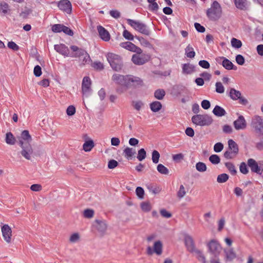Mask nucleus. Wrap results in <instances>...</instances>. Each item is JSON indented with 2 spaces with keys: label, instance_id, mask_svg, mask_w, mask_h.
Wrapping results in <instances>:
<instances>
[{
  "label": "nucleus",
  "instance_id": "obj_1",
  "mask_svg": "<svg viewBox=\"0 0 263 263\" xmlns=\"http://www.w3.org/2000/svg\"><path fill=\"white\" fill-rule=\"evenodd\" d=\"M112 80L116 84H120L129 87L132 85L137 86L142 85V81L138 77L133 76H122L119 74H115L112 77Z\"/></svg>",
  "mask_w": 263,
  "mask_h": 263
},
{
  "label": "nucleus",
  "instance_id": "obj_2",
  "mask_svg": "<svg viewBox=\"0 0 263 263\" xmlns=\"http://www.w3.org/2000/svg\"><path fill=\"white\" fill-rule=\"evenodd\" d=\"M184 242L187 251L191 253H194L199 261L202 263H205V257L202 252L195 248V243L193 238L189 235H185L184 236Z\"/></svg>",
  "mask_w": 263,
  "mask_h": 263
},
{
  "label": "nucleus",
  "instance_id": "obj_3",
  "mask_svg": "<svg viewBox=\"0 0 263 263\" xmlns=\"http://www.w3.org/2000/svg\"><path fill=\"white\" fill-rule=\"evenodd\" d=\"M222 9L218 2L215 1L211 5V8L206 11L207 16L211 20H218L221 15Z\"/></svg>",
  "mask_w": 263,
  "mask_h": 263
},
{
  "label": "nucleus",
  "instance_id": "obj_4",
  "mask_svg": "<svg viewBox=\"0 0 263 263\" xmlns=\"http://www.w3.org/2000/svg\"><path fill=\"white\" fill-rule=\"evenodd\" d=\"M70 49L74 52V54L71 55V57L79 58L83 57L82 65H84L91 61L89 54L84 49L79 48L75 45L71 46Z\"/></svg>",
  "mask_w": 263,
  "mask_h": 263
},
{
  "label": "nucleus",
  "instance_id": "obj_5",
  "mask_svg": "<svg viewBox=\"0 0 263 263\" xmlns=\"http://www.w3.org/2000/svg\"><path fill=\"white\" fill-rule=\"evenodd\" d=\"M212 118L207 114L204 115H196L192 118V122L201 126H209L213 122Z\"/></svg>",
  "mask_w": 263,
  "mask_h": 263
},
{
  "label": "nucleus",
  "instance_id": "obj_6",
  "mask_svg": "<svg viewBox=\"0 0 263 263\" xmlns=\"http://www.w3.org/2000/svg\"><path fill=\"white\" fill-rule=\"evenodd\" d=\"M106 57L110 66L114 70L118 71L122 69V62L119 55L112 53H108Z\"/></svg>",
  "mask_w": 263,
  "mask_h": 263
},
{
  "label": "nucleus",
  "instance_id": "obj_7",
  "mask_svg": "<svg viewBox=\"0 0 263 263\" xmlns=\"http://www.w3.org/2000/svg\"><path fill=\"white\" fill-rule=\"evenodd\" d=\"M251 127L257 134L263 136V118L255 115L251 119Z\"/></svg>",
  "mask_w": 263,
  "mask_h": 263
},
{
  "label": "nucleus",
  "instance_id": "obj_8",
  "mask_svg": "<svg viewBox=\"0 0 263 263\" xmlns=\"http://www.w3.org/2000/svg\"><path fill=\"white\" fill-rule=\"evenodd\" d=\"M126 21L128 24L136 31H138L141 33L146 35H149L150 34V31L145 24L139 21H135L130 18L127 19Z\"/></svg>",
  "mask_w": 263,
  "mask_h": 263
},
{
  "label": "nucleus",
  "instance_id": "obj_9",
  "mask_svg": "<svg viewBox=\"0 0 263 263\" xmlns=\"http://www.w3.org/2000/svg\"><path fill=\"white\" fill-rule=\"evenodd\" d=\"M19 144L22 148L21 154L26 159L30 160L33 157V149L31 145L28 142H24L22 140H19Z\"/></svg>",
  "mask_w": 263,
  "mask_h": 263
},
{
  "label": "nucleus",
  "instance_id": "obj_10",
  "mask_svg": "<svg viewBox=\"0 0 263 263\" xmlns=\"http://www.w3.org/2000/svg\"><path fill=\"white\" fill-rule=\"evenodd\" d=\"M209 251L215 256L219 254L221 251V247L220 244L215 240H211L208 244Z\"/></svg>",
  "mask_w": 263,
  "mask_h": 263
},
{
  "label": "nucleus",
  "instance_id": "obj_11",
  "mask_svg": "<svg viewBox=\"0 0 263 263\" xmlns=\"http://www.w3.org/2000/svg\"><path fill=\"white\" fill-rule=\"evenodd\" d=\"M150 59V56L145 54H134L132 58V62L136 65H141L147 62Z\"/></svg>",
  "mask_w": 263,
  "mask_h": 263
},
{
  "label": "nucleus",
  "instance_id": "obj_12",
  "mask_svg": "<svg viewBox=\"0 0 263 263\" xmlns=\"http://www.w3.org/2000/svg\"><path fill=\"white\" fill-rule=\"evenodd\" d=\"M1 231L4 239L6 242L10 243L11 242L12 230L11 228L7 224H3Z\"/></svg>",
  "mask_w": 263,
  "mask_h": 263
},
{
  "label": "nucleus",
  "instance_id": "obj_13",
  "mask_svg": "<svg viewBox=\"0 0 263 263\" xmlns=\"http://www.w3.org/2000/svg\"><path fill=\"white\" fill-rule=\"evenodd\" d=\"M120 46L130 51L141 54L142 52L141 49L130 42H126L120 43Z\"/></svg>",
  "mask_w": 263,
  "mask_h": 263
},
{
  "label": "nucleus",
  "instance_id": "obj_14",
  "mask_svg": "<svg viewBox=\"0 0 263 263\" xmlns=\"http://www.w3.org/2000/svg\"><path fill=\"white\" fill-rule=\"evenodd\" d=\"M91 80L88 77H84L82 83V90L84 95L88 96L91 92Z\"/></svg>",
  "mask_w": 263,
  "mask_h": 263
},
{
  "label": "nucleus",
  "instance_id": "obj_15",
  "mask_svg": "<svg viewBox=\"0 0 263 263\" xmlns=\"http://www.w3.org/2000/svg\"><path fill=\"white\" fill-rule=\"evenodd\" d=\"M58 7L61 10L70 14L72 10V6L71 3L68 0H61L58 4Z\"/></svg>",
  "mask_w": 263,
  "mask_h": 263
},
{
  "label": "nucleus",
  "instance_id": "obj_16",
  "mask_svg": "<svg viewBox=\"0 0 263 263\" xmlns=\"http://www.w3.org/2000/svg\"><path fill=\"white\" fill-rule=\"evenodd\" d=\"M234 126L236 130L244 129L246 128L247 123L244 117L240 115L234 123Z\"/></svg>",
  "mask_w": 263,
  "mask_h": 263
},
{
  "label": "nucleus",
  "instance_id": "obj_17",
  "mask_svg": "<svg viewBox=\"0 0 263 263\" xmlns=\"http://www.w3.org/2000/svg\"><path fill=\"white\" fill-rule=\"evenodd\" d=\"M248 165L252 172L261 175V169L259 167V162H257L254 159L250 158L248 160Z\"/></svg>",
  "mask_w": 263,
  "mask_h": 263
},
{
  "label": "nucleus",
  "instance_id": "obj_18",
  "mask_svg": "<svg viewBox=\"0 0 263 263\" xmlns=\"http://www.w3.org/2000/svg\"><path fill=\"white\" fill-rule=\"evenodd\" d=\"M99 232L103 235L104 234L107 229V224L104 221L100 220H96L94 224Z\"/></svg>",
  "mask_w": 263,
  "mask_h": 263
},
{
  "label": "nucleus",
  "instance_id": "obj_19",
  "mask_svg": "<svg viewBox=\"0 0 263 263\" xmlns=\"http://www.w3.org/2000/svg\"><path fill=\"white\" fill-rule=\"evenodd\" d=\"M54 48L57 52L64 56L67 57L69 55V49L68 47L64 44H61L59 45H55Z\"/></svg>",
  "mask_w": 263,
  "mask_h": 263
},
{
  "label": "nucleus",
  "instance_id": "obj_20",
  "mask_svg": "<svg viewBox=\"0 0 263 263\" xmlns=\"http://www.w3.org/2000/svg\"><path fill=\"white\" fill-rule=\"evenodd\" d=\"M97 29L100 37L104 41H108L110 40V36L108 31L102 26H98Z\"/></svg>",
  "mask_w": 263,
  "mask_h": 263
},
{
  "label": "nucleus",
  "instance_id": "obj_21",
  "mask_svg": "<svg viewBox=\"0 0 263 263\" xmlns=\"http://www.w3.org/2000/svg\"><path fill=\"white\" fill-rule=\"evenodd\" d=\"M220 60H222V65L227 70H236V66H234L233 64L228 59L224 57L219 58Z\"/></svg>",
  "mask_w": 263,
  "mask_h": 263
},
{
  "label": "nucleus",
  "instance_id": "obj_22",
  "mask_svg": "<svg viewBox=\"0 0 263 263\" xmlns=\"http://www.w3.org/2000/svg\"><path fill=\"white\" fill-rule=\"evenodd\" d=\"M136 154V149L132 147H127L123 151L124 157L128 160L132 159Z\"/></svg>",
  "mask_w": 263,
  "mask_h": 263
},
{
  "label": "nucleus",
  "instance_id": "obj_23",
  "mask_svg": "<svg viewBox=\"0 0 263 263\" xmlns=\"http://www.w3.org/2000/svg\"><path fill=\"white\" fill-rule=\"evenodd\" d=\"M213 113L217 117H222L226 115V111L221 107L216 105L213 110Z\"/></svg>",
  "mask_w": 263,
  "mask_h": 263
},
{
  "label": "nucleus",
  "instance_id": "obj_24",
  "mask_svg": "<svg viewBox=\"0 0 263 263\" xmlns=\"http://www.w3.org/2000/svg\"><path fill=\"white\" fill-rule=\"evenodd\" d=\"M194 66L190 64H184L182 66V72L184 74H191L195 70Z\"/></svg>",
  "mask_w": 263,
  "mask_h": 263
},
{
  "label": "nucleus",
  "instance_id": "obj_25",
  "mask_svg": "<svg viewBox=\"0 0 263 263\" xmlns=\"http://www.w3.org/2000/svg\"><path fill=\"white\" fill-rule=\"evenodd\" d=\"M151 110L153 112H158L161 110L162 105V104L157 101H154L149 104Z\"/></svg>",
  "mask_w": 263,
  "mask_h": 263
},
{
  "label": "nucleus",
  "instance_id": "obj_26",
  "mask_svg": "<svg viewBox=\"0 0 263 263\" xmlns=\"http://www.w3.org/2000/svg\"><path fill=\"white\" fill-rule=\"evenodd\" d=\"M154 252L157 255H160L162 252V243L161 241L158 240L154 244Z\"/></svg>",
  "mask_w": 263,
  "mask_h": 263
},
{
  "label": "nucleus",
  "instance_id": "obj_27",
  "mask_svg": "<svg viewBox=\"0 0 263 263\" xmlns=\"http://www.w3.org/2000/svg\"><path fill=\"white\" fill-rule=\"evenodd\" d=\"M229 149L233 152L234 154H238V146L237 143L233 140L230 139L228 141Z\"/></svg>",
  "mask_w": 263,
  "mask_h": 263
},
{
  "label": "nucleus",
  "instance_id": "obj_28",
  "mask_svg": "<svg viewBox=\"0 0 263 263\" xmlns=\"http://www.w3.org/2000/svg\"><path fill=\"white\" fill-rule=\"evenodd\" d=\"M146 187L149 192H152L154 194L159 193L161 190V188L159 186L153 184H147Z\"/></svg>",
  "mask_w": 263,
  "mask_h": 263
},
{
  "label": "nucleus",
  "instance_id": "obj_29",
  "mask_svg": "<svg viewBox=\"0 0 263 263\" xmlns=\"http://www.w3.org/2000/svg\"><path fill=\"white\" fill-rule=\"evenodd\" d=\"M230 97L233 100H238L241 96V93L239 91L234 88H231L229 92Z\"/></svg>",
  "mask_w": 263,
  "mask_h": 263
},
{
  "label": "nucleus",
  "instance_id": "obj_30",
  "mask_svg": "<svg viewBox=\"0 0 263 263\" xmlns=\"http://www.w3.org/2000/svg\"><path fill=\"white\" fill-rule=\"evenodd\" d=\"M5 141L7 144L14 145L15 143L16 139L11 132L7 133L6 135Z\"/></svg>",
  "mask_w": 263,
  "mask_h": 263
},
{
  "label": "nucleus",
  "instance_id": "obj_31",
  "mask_svg": "<svg viewBox=\"0 0 263 263\" xmlns=\"http://www.w3.org/2000/svg\"><path fill=\"white\" fill-rule=\"evenodd\" d=\"M224 252L226 253V258L228 260L232 261L236 257L235 253L232 249L225 250Z\"/></svg>",
  "mask_w": 263,
  "mask_h": 263
},
{
  "label": "nucleus",
  "instance_id": "obj_32",
  "mask_svg": "<svg viewBox=\"0 0 263 263\" xmlns=\"http://www.w3.org/2000/svg\"><path fill=\"white\" fill-rule=\"evenodd\" d=\"M236 7L240 10H245L247 6L246 0H234Z\"/></svg>",
  "mask_w": 263,
  "mask_h": 263
},
{
  "label": "nucleus",
  "instance_id": "obj_33",
  "mask_svg": "<svg viewBox=\"0 0 263 263\" xmlns=\"http://www.w3.org/2000/svg\"><path fill=\"white\" fill-rule=\"evenodd\" d=\"M165 95V91L163 89H158L154 92V97L157 100H162Z\"/></svg>",
  "mask_w": 263,
  "mask_h": 263
},
{
  "label": "nucleus",
  "instance_id": "obj_34",
  "mask_svg": "<svg viewBox=\"0 0 263 263\" xmlns=\"http://www.w3.org/2000/svg\"><path fill=\"white\" fill-rule=\"evenodd\" d=\"M94 146L93 141L92 140H90L85 141L83 145V148L85 152H89L94 147Z\"/></svg>",
  "mask_w": 263,
  "mask_h": 263
},
{
  "label": "nucleus",
  "instance_id": "obj_35",
  "mask_svg": "<svg viewBox=\"0 0 263 263\" xmlns=\"http://www.w3.org/2000/svg\"><path fill=\"white\" fill-rule=\"evenodd\" d=\"M9 10V6L7 3L5 2L0 3V13H2L4 15H5Z\"/></svg>",
  "mask_w": 263,
  "mask_h": 263
},
{
  "label": "nucleus",
  "instance_id": "obj_36",
  "mask_svg": "<svg viewBox=\"0 0 263 263\" xmlns=\"http://www.w3.org/2000/svg\"><path fill=\"white\" fill-rule=\"evenodd\" d=\"M21 138V140H24L25 141H26V142L28 143H29L32 140L31 137L30 135L29 132L27 130H24L22 132Z\"/></svg>",
  "mask_w": 263,
  "mask_h": 263
},
{
  "label": "nucleus",
  "instance_id": "obj_37",
  "mask_svg": "<svg viewBox=\"0 0 263 263\" xmlns=\"http://www.w3.org/2000/svg\"><path fill=\"white\" fill-rule=\"evenodd\" d=\"M146 157V152L144 148H141L138 151L137 158L140 161H142Z\"/></svg>",
  "mask_w": 263,
  "mask_h": 263
},
{
  "label": "nucleus",
  "instance_id": "obj_38",
  "mask_svg": "<svg viewBox=\"0 0 263 263\" xmlns=\"http://www.w3.org/2000/svg\"><path fill=\"white\" fill-rule=\"evenodd\" d=\"M157 171L161 174L167 175L169 173L168 170L163 164H159L157 167Z\"/></svg>",
  "mask_w": 263,
  "mask_h": 263
},
{
  "label": "nucleus",
  "instance_id": "obj_39",
  "mask_svg": "<svg viewBox=\"0 0 263 263\" xmlns=\"http://www.w3.org/2000/svg\"><path fill=\"white\" fill-rule=\"evenodd\" d=\"M196 168L198 172H204L206 171L207 167L204 163L199 162L196 164Z\"/></svg>",
  "mask_w": 263,
  "mask_h": 263
},
{
  "label": "nucleus",
  "instance_id": "obj_40",
  "mask_svg": "<svg viewBox=\"0 0 263 263\" xmlns=\"http://www.w3.org/2000/svg\"><path fill=\"white\" fill-rule=\"evenodd\" d=\"M225 165L232 175H235L236 174L237 171L233 163L231 162H226L225 163Z\"/></svg>",
  "mask_w": 263,
  "mask_h": 263
},
{
  "label": "nucleus",
  "instance_id": "obj_41",
  "mask_svg": "<svg viewBox=\"0 0 263 263\" xmlns=\"http://www.w3.org/2000/svg\"><path fill=\"white\" fill-rule=\"evenodd\" d=\"M229 179V175L227 174L223 173L218 176L217 178V181L218 183L226 182Z\"/></svg>",
  "mask_w": 263,
  "mask_h": 263
},
{
  "label": "nucleus",
  "instance_id": "obj_42",
  "mask_svg": "<svg viewBox=\"0 0 263 263\" xmlns=\"http://www.w3.org/2000/svg\"><path fill=\"white\" fill-rule=\"evenodd\" d=\"M80 236L78 233H75L71 235L69 237V241L71 243H76L79 241Z\"/></svg>",
  "mask_w": 263,
  "mask_h": 263
},
{
  "label": "nucleus",
  "instance_id": "obj_43",
  "mask_svg": "<svg viewBox=\"0 0 263 263\" xmlns=\"http://www.w3.org/2000/svg\"><path fill=\"white\" fill-rule=\"evenodd\" d=\"M132 105L137 110H140L144 106V103L141 101H133Z\"/></svg>",
  "mask_w": 263,
  "mask_h": 263
},
{
  "label": "nucleus",
  "instance_id": "obj_44",
  "mask_svg": "<svg viewBox=\"0 0 263 263\" xmlns=\"http://www.w3.org/2000/svg\"><path fill=\"white\" fill-rule=\"evenodd\" d=\"M231 42L232 46L235 48H239L242 46L241 42L235 38H232Z\"/></svg>",
  "mask_w": 263,
  "mask_h": 263
},
{
  "label": "nucleus",
  "instance_id": "obj_45",
  "mask_svg": "<svg viewBox=\"0 0 263 263\" xmlns=\"http://www.w3.org/2000/svg\"><path fill=\"white\" fill-rule=\"evenodd\" d=\"M210 161L213 164H217L220 162V159L217 155H212L209 157Z\"/></svg>",
  "mask_w": 263,
  "mask_h": 263
},
{
  "label": "nucleus",
  "instance_id": "obj_46",
  "mask_svg": "<svg viewBox=\"0 0 263 263\" xmlns=\"http://www.w3.org/2000/svg\"><path fill=\"white\" fill-rule=\"evenodd\" d=\"M186 193L184 186L181 184L180 186L179 191L177 192V197L180 199L182 198L185 195Z\"/></svg>",
  "mask_w": 263,
  "mask_h": 263
},
{
  "label": "nucleus",
  "instance_id": "obj_47",
  "mask_svg": "<svg viewBox=\"0 0 263 263\" xmlns=\"http://www.w3.org/2000/svg\"><path fill=\"white\" fill-rule=\"evenodd\" d=\"M159 158H160V154H159V152L156 150L153 151L152 152V158L153 163H154L155 164L158 163L159 162Z\"/></svg>",
  "mask_w": 263,
  "mask_h": 263
},
{
  "label": "nucleus",
  "instance_id": "obj_48",
  "mask_svg": "<svg viewBox=\"0 0 263 263\" xmlns=\"http://www.w3.org/2000/svg\"><path fill=\"white\" fill-rule=\"evenodd\" d=\"M237 154H234L233 151H231L229 149L226 151L223 154L224 157L227 159H231L234 158Z\"/></svg>",
  "mask_w": 263,
  "mask_h": 263
},
{
  "label": "nucleus",
  "instance_id": "obj_49",
  "mask_svg": "<svg viewBox=\"0 0 263 263\" xmlns=\"http://www.w3.org/2000/svg\"><path fill=\"white\" fill-rule=\"evenodd\" d=\"M216 91L217 93H222L224 91V88L221 82H216L215 84Z\"/></svg>",
  "mask_w": 263,
  "mask_h": 263
},
{
  "label": "nucleus",
  "instance_id": "obj_50",
  "mask_svg": "<svg viewBox=\"0 0 263 263\" xmlns=\"http://www.w3.org/2000/svg\"><path fill=\"white\" fill-rule=\"evenodd\" d=\"M141 209L144 212H149L151 209V205L148 202H142L141 204Z\"/></svg>",
  "mask_w": 263,
  "mask_h": 263
},
{
  "label": "nucleus",
  "instance_id": "obj_51",
  "mask_svg": "<svg viewBox=\"0 0 263 263\" xmlns=\"http://www.w3.org/2000/svg\"><path fill=\"white\" fill-rule=\"evenodd\" d=\"M94 211L92 210L86 209L84 210L83 215L85 218H91L93 216Z\"/></svg>",
  "mask_w": 263,
  "mask_h": 263
},
{
  "label": "nucleus",
  "instance_id": "obj_52",
  "mask_svg": "<svg viewBox=\"0 0 263 263\" xmlns=\"http://www.w3.org/2000/svg\"><path fill=\"white\" fill-rule=\"evenodd\" d=\"M136 193L137 196L140 198L143 199L144 197V191L142 187L138 186L136 189Z\"/></svg>",
  "mask_w": 263,
  "mask_h": 263
},
{
  "label": "nucleus",
  "instance_id": "obj_53",
  "mask_svg": "<svg viewBox=\"0 0 263 263\" xmlns=\"http://www.w3.org/2000/svg\"><path fill=\"white\" fill-rule=\"evenodd\" d=\"M136 37L140 41L141 45L145 47H150L151 46L150 43L143 37L136 36Z\"/></svg>",
  "mask_w": 263,
  "mask_h": 263
},
{
  "label": "nucleus",
  "instance_id": "obj_54",
  "mask_svg": "<svg viewBox=\"0 0 263 263\" xmlns=\"http://www.w3.org/2000/svg\"><path fill=\"white\" fill-rule=\"evenodd\" d=\"M63 25L61 24H55L52 26V30L54 32H61L63 31Z\"/></svg>",
  "mask_w": 263,
  "mask_h": 263
},
{
  "label": "nucleus",
  "instance_id": "obj_55",
  "mask_svg": "<svg viewBox=\"0 0 263 263\" xmlns=\"http://www.w3.org/2000/svg\"><path fill=\"white\" fill-rule=\"evenodd\" d=\"M123 36H124V37H125L126 39L128 40L132 41L134 40L133 35L127 30H124L123 31Z\"/></svg>",
  "mask_w": 263,
  "mask_h": 263
},
{
  "label": "nucleus",
  "instance_id": "obj_56",
  "mask_svg": "<svg viewBox=\"0 0 263 263\" xmlns=\"http://www.w3.org/2000/svg\"><path fill=\"white\" fill-rule=\"evenodd\" d=\"M92 67L96 70H101L103 69V64L100 62H95L92 64Z\"/></svg>",
  "mask_w": 263,
  "mask_h": 263
},
{
  "label": "nucleus",
  "instance_id": "obj_57",
  "mask_svg": "<svg viewBox=\"0 0 263 263\" xmlns=\"http://www.w3.org/2000/svg\"><path fill=\"white\" fill-rule=\"evenodd\" d=\"M184 155L182 153H179L173 155V160L175 162H179L183 160Z\"/></svg>",
  "mask_w": 263,
  "mask_h": 263
},
{
  "label": "nucleus",
  "instance_id": "obj_58",
  "mask_svg": "<svg viewBox=\"0 0 263 263\" xmlns=\"http://www.w3.org/2000/svg\"><path fill=\"white\" fill-rule=\"evenodd\" d=\"M239 169L240 172L243 174H247L248 173V170L247 165L245 162L241 163Z\"/></svg>",
  "mask_w": 263,
  "mask_h": 263
},
{
  "label": "nucleus",
  "instance_id": "obj_59",
  "mask_svg": "<svg viewBox=\"0 0 263 263\" xmlns=\"http://www.w3.org/2000/svg\"><path fill=\"white\" fill-rule=\"evenodd\" d=\"M223 148V145L220 142L216 143L214 146V150L216 153L220 152L222 150Z\"/></svg>",
  "mask_w": 263,
  "mask_h": 263
},
{
  "label": "nucleus",
  "instance_id": "obj_60",
  "mask_svg": "<svg viewBox=\"0 0 263 263\" xmlns=\"http://www.w3.org/2000/svg\"><path fill=\"white\" fill-rule=\"evenodd\" d=\"M149 9L153 11H156L159 9V6L158 4L155 2L152 3H149Z\"/></svg>",
  "mask_w": 263,
  "mask_h": 263
},
{
  "label": "nucleus",
  "instance_id": "obj_61",
  "mask_svg": "<svg viewBox=\"0 0 263 263\" xmlns=\"http://www.w3.org/2000/svg\"><path fill=\"white\" fill-rule=\"evenodd\" d=\"M110 15L115 18H118L121 16L120 12L117 10H112L109 12Z\"/></svg>",
  "mask_w": 263,
  "mask_h": 263
},
{
  "label": "nucleus",
  "instance_id": "obj_62",
  "mask_svg": "<svg viewBox=\"0 0 263 263\" xmlns=\"http://www.w3.org/2000/svg\"><path fill=\"white\" fill-rule=\"evenodd\" d=\"M8 47L14 51H17L19 49L18 46L12 41L8 42Z\"/></svg>",
  "mask_w": 263,
  "mask_h": 263
},
{
  "label": "nucleus",
  "instance_id": "obj_63",
  "mask_svg": "<svg viewBox=\"0 0 263 263\" xmlns=\"http://www.w3.org/2000/svg\"><path fill=\"white\" fill-rule=\"evenodd\" d=\"M236 61L240 65H242L245 63V58L240 54H238L236 57Z\"/></svg>",
  "mask_w": 263,
  "mask_h": 263
},
{
  "label": "nucleus",
  "instance_id": "obj_64",
  "mask_svg": "<svg viewBox=\"0 0 263 263\" xmlns=\"http://www.w3.org/2000/svg\"><path fill=\"white\" fill-rule=\"evenodd\" d=\"M199 65L203 68L208 69L210 68V63L205 60H201L199 62Z\"/></svg>",
  "mask_w": 263,
  "mask_h": 263
}]
</instances>
